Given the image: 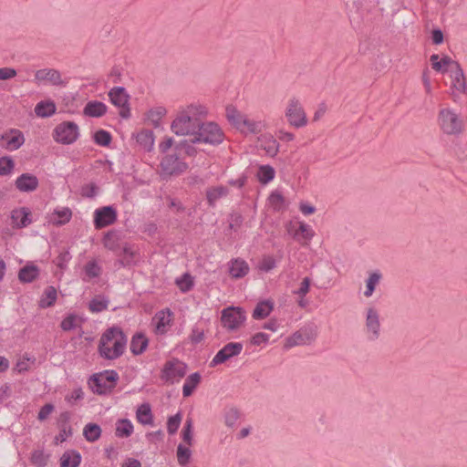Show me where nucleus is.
I'll use <instances>...</instances> for the list:
<instances>
[{"label":"nucleus","instance_id":"6ab92c4d","mask_svg":"<svg viewBox=\"0 0 467 467\" xmlns=\"http://www.w3.org/2000/svg\"><path fill=\"white\" fill-rule=\"evenodd\" d=\"M259 148L265 150V154L275 157L279 151V142L271 134H262L258 137Z\"/></svg>","mask_w":467,"mask_h":467},{"label":"nucleus","instance_id":"e2e57ef3","mask_svg":"<svg viewBox=\"0 0 467 467\" xmlns=\"http://www.w3.org/2000/svg\"><path fill=\"white\" fill-rule=\"evenodd\" d=\"M174 140L171 137H166L160 144L159 150L161 153L163 155L167 153H172L173 151H170L171 147L173 146Z\"/></svg>","mask_w":467,"mask_h":467},{"label":"nucleus","instance_id":"58836bf2","mask_svg":"<svg viewBox=\"0 0 467 467\" xmlns=\"http://www.w3.org/2000/svg\"><path fill=\"white\" fill-rule=\"evenodd\" d=\"M313 236V230L308 224L305 223H300L298 230H296L294 234V238H296L297 241L303 239L306 242L311 240Z\"/></svg>","mask_w":467,"mask_h":467},{"label":"nucleus","instance_id":"8fccbe9b","mask_svg":"<svg viewBox=\"0 0 467 467\" xmlns=\"http://www.w3.org/2000/svg\"><path fill=\"white\" fill-rule=\"evenodd\" d=\"M182 421V413L179 411L175 415L170 417L167 421V431L169 434L177 432Z\"/></svg>","mask_w":467,"mask_h":467},{"label":"nucleus","instance_id":"39448f33","mask_svg":"<svg viewBox=\"0 0 467 467\" xmlns=\"http://www.w3.org/2000/svg\"><path fill=\"white\" fill-rule=\"evenodd\" d=\"M117 380V372L115 370L105 371L94 374L88 379V386L94 393L102 395L108 393Z\"/></svg>","mask_w":467,"mask_h":467},{"label":"nucleus","instance_id":"bf43d9fd","mask_svg":"<svg viewBox=\"0 0 467 467\" xmlns=\"http://www.w3.org/2000/svg\"><path fill=\"white\" fill-rule=\"evenodd\" d=\"M98 190L99 188L95 183H88L81 187L80 194L86 198H93L97 195Z\"/></svg>","mask_w":467,"mask_h":467},{"label":"nucleus","instance_id":"9b49d317","mask_svg":"<svg viewBox=\"0 0 467 467\" xmlns=\"http://www.w3.org/2000/svg\"><path fill=\"white\" fill-rule=\"evenodd\" d=\"M243 350V344L240 342H230L226 344L217 354L213 357L210 363V367L213 368L217 365L223 364L230 358L238 356Z\"/></svg>","mask_w":467,"mask_h":467},{"label":"nucleus","instance_id":"a211bd4d","mask_svg":"<svg viewBox=\"0 0 467 467\" xmlns=\"http://www.w3.org/2000/svg\"><path fill=\"white\" fill-rule=\"evenodd\" d=\"M451 88L460 94L467 95V81L459 63H455V70L451 75Z\"/></svg>","mask_w":467,"mask_h":467},{"label":"nucleus","instance_id":"9d476101","mask_svg":"<svg viewBox=\"0 0 467 467\" xmlns=\"http://www.w3.org/2000/svg\"><path fill=\"white\" fill-rule=\"evenodd\" d=\"M78 137V127L74 122H63L57 125L54 130V139L62 144H71Z\"/></svg>","mask_w":467,"mask_h":467},{"label":"nucleus","instance_id":"c03bdc74","mask_svg":"<svg viewBox=\"0 0 467 467\" xmlns=\"http://www.w3.org/2000/svg\"><path fill=\"white\" fill-rule=\"evenodd\" d=\"M192 427L193 421L192 418H187L184 427L182 431V441L187 443L189 446L192 445Z\"/></svg>","mask_w":467,"mask_h":467},{"label":"nucleus","instance_id":"b1692460","mask_svg":"<svg viewBox=\"0 0 467 467\" xmlns=\"http://www.w3.org/2000/svg\"><path fill=\"white\" fill-rule=\"evenodd\" d=\"M249 272L248 264L240 258L233 259L230 262L229 273L234 278H242Z\"/></svg>","mask_w":467,"mask_h":467},{"label":"nucleus","instance_id":"0e129e2a","mask_svg":"<svg viewBox=\"0 0 467 467\" xmlns=\"http://www.w3.org/2000/svg\"><path fill=\"white\" fill-rule=\"evenodd\" d=\"M59 433L55 437V443H62L72 435V428H59Z\"/></svg>","mask_w":467,"mask_h":467},{"label":"nucleus","instance_id":"e433bc0d","mask_svg":"<svg viewBox=\"0 0 467 467\" xmlns=\"http://www.w3.org/2000/svg\"><path fill=\"white\" fill-rule=\"evenodd\" d=\"M264 127L265 125L261 121H254L246 117L244 121H243L240 131L243 133L258 134L263 130Z\"/></svg>","mask_w":467,"mask_h":467},{"label":"nucleus","instance_id":"c756f323","mask_svg":"<svg viewBox=\"0 0 467 467\" xmlns=\"http://www.w3.org/2000/svg\"><path fill=\"white\" fill-rule=\"evenodd\" d=\"M228 188L223 185L211 187L206 191V199L210 206H214L215 202L228 194Z\"/></svg>","mask_w":467,"mask_h":467},{"label":"nucleus","instance_id":"7c9ffc66","mask_svg":"<svg viewBox=\"0 0 467 467\" xmlns=\"http://www.w3.org/2000/svg\"><path fill=\"white\" fill-rule=\"evenodd\" d=\"M225 115L228 121L234 126L237 130H241L243 121L246 119V116L242 114L233 106H227L225 109Z\"/></svg>","mask_w":467,"mask_h":467},{"label":"nucleus","instance_id":"ea45409f","mask_svg":"<svg viewBox=\"0 0 467 467\" xmlns=\"http://www.w3.org/2000/svg\"><path fill=\"white\" fill-rule=\"evenodd\" d=\"M381 275L379 272L371 273L367 280L365 296L369 297L372 296L376 285L379 283Z\"/></svg>","mask_w":467,"mask_h":467},{"label":"nucleus","instance_id":"4c0bfd02","mask_svg":"<svg viewBox=\"0 0 467 467\" xmlns=\"http://www.w3.org/2000/svg\"><path fill=\"white\" fill-rule=\"evenodd\" d=\"M100 434L101 429L96 423H88L83 430V435L88 441H97L100 437Z\"/></svg>","mask_w":467,"mask_h":467},{"label":"nucleus","instance_id":"603ef678","mask_svg":"<svg viewBox=\"0 0 467 467\" xmlns=\"http://www.w3.org/2000/svg\"><path fill=\"white\" fill-rule=\"evenodd\" d=\"M276 266V262L274 256L265 255L258 265V269L262 272H270Z\"/></svg>","mask_w":467,"mask_h":467},{"label":"nucleus","instance_id":"69168bd1","mask_svg":"<svg viewBox=\"0 0 467 467\" xmlns=\"http://www.w3.org/2000/svg\"><path fill=\"white\" fill-rule=\"evenodd\" d=\"M55 410V407L51 403L45 404L40 410L38 411L37 419L39 420H45L50 415V413Z\"/></svg>","mask_w":467,"mask_h":467},{"label":"nucleus","instance_id":"4468645a","mask_svg":"<svg viewBox=\"0 0 467 467\" xmlns=\"http://www.w3.org/2000/svg\"><path fill=\"white\" fill-rule=\"evenodd\" d=\"M317 336L316 330L312 327L302 328L293 334L286 340L287 347H294L297 345H306L312 342Z\"/></svg>","mask_w":467,"mask_h":467},{"label":"nucleus","instance_id":"72a5a7b5","mask_svg":"<svg viewBox=\"0 0 467 467\" xmlns=\"http://www.w3.org/2000/svg\"><path fill=\"white\" fill-rule=\"evenodd\" d=\"M57 289L54 286L49 285L45 289L43 296H41V298L39 300L38 305L41 308L50 307V306H54V304L57 301Z\"/></svg>","mask_w":467,"mask_h":467},{"label":"nucleus","instance_id":"6e6d98bb","mask_svg":"<svg viewBox=\"0 0 467 467\" xmlns=\"http://www.w3.org/2000/svg\"><path fill=\"white\" fill-rule=\"evenodd\" d=\"M15 162L10 157L0 158V175L5 176L13 171Z\"/></svg>","mask_w":467,"mask_h":467},{"label":"nucleus","instance_id":"20e7f679","mask_svg":"<svg viewBox=\"0 0 467 467\" xmlns=\"http://www.w3.org/2000/svg\"><path fill=\"white\" fill-rule=\"evenodd\" d=\"M224 140V133L215 122L200 123L194 136L191 139L192 143H207L213 146L221 144Z\"/></svg>","mask_w":467,"mask_h":467},{"label":"nucleus","instance_id":"1a4fd4ad","mask_svg":"<svg viewBox=\"0 0 467 467\" xmlns=\"http://www.w3.org/2000/svg\"><path fill=\"white\" fill-rule=\"evenodd\" d=\"M245 320L242 307L229 306L222 311L221 322L227 330L237 329Z\"/></svg>","mask_w":467,"mask_h":467},{"label":"nucleus","instance_id":"5701e85b","mask_svg":"<svg viewBox=\"0 0 467 467\" xmlns=\"http://www.w3.org/2000/svg\"><path fill=\"white\" fill-rule=\"evenodd\" d=\"M40 270L37 265L27 264L18 272V279L21 283H32L39 276Z\"/></svg>","mask_w":467,"mask_h":467},{"label":"nucleus","instance_id":"0eeeda50","mask_svg":"<svg viewBox=\"0 0 467 467\" xmlns=\"http://www.w3.org/2000/svg\"><path fill=\"white\" fill-rule=\"evenodd\" d=\"M187 372V365L179 360L172 358L167 360L161 369V379L169 384L179 382Z\"/></svg>","mask_w":467,"mask_h":467},{"label":"nucleus","instance_id":"37998d69","mask_svg":"<svg viewBox=\"0 0 467 467\" xmlns=\"http://www.w3.org/2000/svg\"><path fill=\"white\" fill-rule=\"evenodd\" d=\"M84 272L88 279H92L98 277L100 275L101 268L96 261L92 260L86 264Z\"/></svg>","mask_w":467,"mask_h":467},{"label":"nucleus","instance_id":"680f3d73","mask_svg":"<svg viewBox=\"0 0 467 467\" xmlns=\"http://www.w3.org/2000/svg\"><path fill=\"white\" fill-rule=\"evenodd\" d=\"M61 328L64 331H69L75 328L76 327V316L69 315L65 317L60 324Z\"/></svg>","mask_w":467,"mask_h":467},{"label":"nucleus","instance_id":"473e14b6","mask_svg":"<svg viewBox=\"0 0 467 467\" xmlns=\"http://www.w3.org/2000/svg\"><path fill=\"white\" fill-rule=\"evenodd\" d=\"M201 379L202 377L199 372H194L188 376L182 387L183 397H190L193 393L197 386L200 384Z\"/></svg>","mask_w":467,"mask_h":467},{"label":"nucleus","instance_id":"2eb2a0df","mask_svg":"<svg viewBox=\"0 0 467 467\" xmlns=\"http://www.w3.org/2000/svg\"><path fill=\"white\" fill-rule=\"evenodd\" d=\"M31 211L27 207H20L11 212V222L13 228L22 229L32 223Z\"/></svg>","mask_w":467,"mask_h":467},{"label":"nucleus","instance_id":"49530a36","mask_svg":"<svg viewBox=\"0 0 467 467\" xmlns=\"http://www.w3.org/2000/svg\"><path fill=\"white\" fill-rule=\"evenodd\" d=\"M275 177V171L274 169L269 166H261L258 171V178L259 181L263 183H267L270 181H272Z\"/></svg>","mask_w":467,"mask_h":467},{"label":"nucleus","instance_id":"f3484780","mask_svg":"<svg viewBox=\"0 0 467 467\" xmlns=\"http://www.w3.org/2000/svg\"><path fill=\"white\" fill-rule=\"evenodd\" d=\"M36 81H47L54 86H65L66 82L62 80L61 74L54 68L39 69L35 74Z\"/></svg>","mask_w":467,"mask_h":467},{"label":"nucleus","instance_id":"c85d7f7f","mask_svg":"<svg viewBox=\"0 0 467 467\" xmlns=\"http://www.w3.org/2000/svg\"><path fill=\"white\" fill-rule=\"evenodd\" d=\"M81 462V455L75 450L65 451L60 457V467H78Z\"/></svg>","mask_w":467,"mask_h":467},{"label":"nucleus","instance_id":"774afa93","mask_svg":"<svg viewBox=\"0 0 467 467\" xmlns=\"http://www.w3.org/2000/svg\"><path fill=\"white\" fill-rule=\"evenodd\" d=\"M310 282L311 280L309 277H305L296 294L301 297H304L309 292Z\"/></svg>","mask_w":467,"mask_h":467},{"label":"nucleus","instance_id":"5fc2aeb1","mask_svg":"<svg viewBox=\"0 0 467 467\" xmlns=\"http://www.w3.org/2000/svg\"><path fill=\"white\" fill-rule=\"evenodd\" d=\"M176 284L183 293L190 291L193 286L192 279L189 274H184L180 279H177Z\"/></svg>","mask_w":467,"mask_h":467},{"label":"nucleus","instance_id":"4be33fe9","mask_svg":"<svg viewBox=\"0 0 467 467\" xmlns=\"http://www.w3.org/2000/svg\"><path fill=\"white\" fill-rule=\"evenodd\" d=\"M130 95L124 88L119 87V117L128 119L130 118Z\"/></svg>","mask_w":467,"mask_h":467},{"label":"nucleus","instance_id":"412c9836","mask_svg":"<svg viewBox=\"0 0 467 467\" xmlns=\"http://www.w3.org/2000/svg\"><path fill=\"white\" fill-rule=\"evenodd\" d=\"M171 316L172 314L169 309L159 311L155 315L153 320L156 322V332L158 334L162 335L167 332V328L172 321Z\"/></svg>","mask_w":467,"mask_h":467},{"label":"nucleus","instance_id":"13d9d810","mask_svg":"<svg viewBox=\"0 0 467 467\" xmlns=\"http://www.w3.org/2000/svg\"><path fill=\"white\" fill-rule=\"evenodd\" d=\"M269 202L275 210H281L285 205V198L280 192H273L269 196Z\"/></svg>","mask_w":467,"mask_h":467},{"label":"nucleus","instance_id":"6e6552de","mask_svg":"<svg viewBox=\"0 0 467 467\" xmlns=\"http://www.w3.org/2000/svg\"><path fill=\"white\" fill-rule=\"evenodd\" d=\"M117 327L113 326L107 329L101 336L99 344V352L101 357L107 359H114L117 358Z\"/></svg>","mask_w":467,"mask_h":467},{"label":"nucleus","instance_id":"052dcab7","mask_svg":"<svg viewBox=\"0 0 467 467\" xmlns=\"http://www.w3.org/2000/svg\"><path fill=\"white\" fill-rule=\"evenodd\" d=\"M71 259V255L68 251L61 252L57 257L56 258V265L60 269H65L67 267V264Z\"/></svg>","mask_w":467,"mask_h":467},{"label":"nucleus","instance_id":"ddd939ff","mask_svg":"<svg viewBox=\"0 0 467 467\" xmlns=\"http://www.w3.org/2000/svg\"><path fill=\"white\" fill-rule=\"evenodd\" d=\"M380 322L378 311L369 307L367 310L366 331L370 340H376L379 337Z\"/></svg>","mask_w":467,"mask_h":467},{"label":"nucleus","instance_id":"aec40b11","mask_svg":"<svg viewBox=\"0 0 467 467\" xmlns=\"http://www.w3.org/2000/svg\"><path fill=\"white\" fill-rule=\"evenodd\" d=\"M16 187L23 192H30L38 187V179L31 173H23L16 180Z\"/></svg>","mask_w":467,"mask_h":467},{"label":"nucleus","instance_id":"7ed1b4c3","mask_svg":"<svg viewBox=\"0 0 467 467\" xmlns=\"http://www.w3.org/2000/svg\"><path fill=\"white\" fill-rule=\"evenodd\" d=\"M437 122L441 130L450 136H459L464 130V122L452 109L443 108L438 112Z\"/></svg>","mask_w":467,"mask_h":467},{"label":"nucleus","instance_id":"338daca9","mask_svg":"<svg viewBox=\"0 0 467 467\" xmlns=\"http://www.w3.org/2000/svg\"><path fill=\"white\" fill-rule=\"evenodd\" d=\"M269 340V335L258 332L254 334L251 339V343L254 346H260L262 343H266Z\"/></svg>","mask_w":467,"mask_h":467},{"label":"nucleus","instance_id":"cd10ccee","mask_svg":"<svg viewBox=\"0 0 467 467\" xmlns=\"http://www.w3.org/2000/svg\"><path fill=\"white\" fill-rule=\"evenodd\" d=\"M136 141L145 150L150 151L154 144V133L150 130H141L135 135Z\"/></svg>","mask_w":467,"mask_h":467},{"label":"nucleus","instance_id":"f8f14e48","mask_svg":"<svg viewBox=\"0 0 467 467\" xmlns=\"http://www.w3.org/2000/svg\"><path fill=\"white\" fill-rule=\"evenodd\" d=\"M117 219V212L112 206H104L94 212V226L102 229L112 224Z\"/></svg>","mask_w":467,"mask_h":467},{"label":"nucleus","instance_id":"a18cd8bd","mask_svg":"<svg viewBox=\"0 0 467 467\" xmlns=\"http://www.w3.org/2000/svg\"><path fill=\"white\" fill-rule=\"evenodd\" d=\"M192 451L189 447L179 444L177 447V459L181 465H186L191 459Z\"/></svg>","mask_w":467,"mask_h":467},{"label":"nucleus","instance_id":"09e8293b","mask_svg":"<svg viewBox=\"0 0 467 467\" xmlns=\"http://www.w3.org/2000/svg\"><path fill=\"white\" fill-rule=\"evenodd\" d=\"M104 246L111 251H115L117 249V231L110 230L105 234L103 238Z\"/></svg>","mask_w":467,"mask_h":467},{"label":"nucleus","instance_id":"4d7b16f0","mask_svg":"<svg viewBox=\"0 0 467 467\" xmlns=\"http://www.w3.org/2000/svg\"><path fill=\"white\" fill-rule=\"evenodd\" d=\"M133 432V425L129 420H119V436L130 437Z\"/></svg>","mask_w":467,"mask_h":467},{"label":"nucleus","instance_id":"79ce46f5","mask_svg":"<svg viewBox=\"0 0 467 467\" xmlns=\"http://www.w3.org/2000/svg\"><path fill=\"white\" fill-rule=\"evenodd\" d=\"M119 262L123 265H129L134 261L135 251L131 246H124L121 254H119Z\"/></svg>","mask_w":467,"mask_h":467},{"label":"nucleus","instance_id":"423d86ee","mask_svg":"<svg viewBox=\"0 0 467 467\" xmlns=\"http://www.w3.org/2000/svg\"><path fill=\"white\" fill-rule=\"evenodd\" d=\"M285 116L290 126L300 129L307 125V117L300 101L292 98L288 100Z\"/></svg>","mask_w":467,"mask_h":467},{"label":"nucleus","instance_id":"f704fd0d","mask_svg":"<svg viewBox=\"0 0 467 467\" xmlns=\"http://www.w3.org/2000/svg\"><path fill=\"white\" fill-rule=\"evenodd\" d=\"M56 104L53 101H40L35 108L36 116L41 118L51 117L56 112Z\"/></svg>","mask_w":467,"mask_h":467},{"label":"nucleus","instance_id":"f03ea898","mask_svg":"<svg viewBox=\"0 0 467 467\" xmlns=\"http://www.w3.org/2000/svg\"><path fill=\"white\" fill-rule=\"evenodd\" d=\"M188 163L185 162L177 152L167 153L160 161L158 174L163 181L172 177L181 176L188 170Z\"/></svg>","mask_w":467,"mask_h":467},{"label":"nucleus","instance_id":"3c124183","mask_svg":"<svg viewBox=\"0 0 467 467\" xmlns=\"http://www.w3.org/2000/svg\"><path fill=\"white\" fill-rule=\"evenodd\" d=\"M94 141L99 146H108L111 141V135L109 131L99 130L94 134Z\"/></svg>","mask_w":467,"mask_h":467},{"label":"nucleus","instance_id":"864d4df0","mask_svg":"<svg viewBox=\"0 0 467 467\" xmlns=\"http://www.w3.org/2000/svg\"><path fill=\"white\" fill-rule=\"evenodd\" d=\"M108 303L104 297H95L89 302V310L94 313L101 312L108 307Z\"/></svg>","mask_w":467,"mask_h":467},{"label":"nucleus","instance_id":"c9c22d12","mask_svg":"<svg viewBox=\"0 0 467 467\" xmlns=\"http://www.w3.org/2000/svg\"><path fill=\"white\" fill-rule=\"evenodd\" d=\"M273 310V304L269 301L259 302L253 312L254 319H263L268 317Z\"/></svg>","mask_w":467,"mask_h":467},{"label":"nucleus","instance_id":"bb28decb","mask_svg":"<svg viewBox=\"0 0 467 467\" xmlns=\"http://www.w3.org/2000/svg\"><path fill=\"white\" fill-rule=\"evenodd\" d=\"M106 105L97 100L88 102L83 109L84 115L92 118H99L103 116L106 113Z\"/></svg>","mask_w":467,"mask_h":467},{"label":"nucleus","instance_id":"a19ab883","mask_svg":"<svg viewBox=\"0 0 467 467\" xmlns=\"http://www.w3.org/2000/svg\"><path fill=\"white\" fill-rule=\"evenodd\" d=\"M167 113V110L163 107H156L151 109L148 113V119L152 122L155 127H158L161 119Z\"/></svg>","mask_w":467,"mask_h":467},{"label":"nucleus","instance_id":"a878e982","mask_svg":"<svg viewBox=\"0 0 467 467\" xmlns=\"http://www.w3.org/2000/svg\"><path fill=\"white\" fill-rule=\"evenodd\" d=\"M148 344L149 340L147 337L142 333H137L131 338L130 348L132 354L137 356L145 351Z\"/></svg>","mask_w":467,"mask_h":467},{"label":"nucleus","instance_id":"393cba45","mask_svg":"<svg viewBox=\"0 0 467 467\" xmlns=\"http://www.w3.org/2000/svg\"><path fill=\"white\" fill-rule=\"evenodd\" d=\"M72 212L69 208L56 209L49 218V223L54 225H64L71 220Z\"/></svg>","mask_w":467,"mask_h":467},{"label":"nucleus","instance_id":"de8ad7c7","mask_svg":"<svg viewBox=\"0 0 467 467\" xmlns=\"http://www.w3.org/2000/svg\"><path fill=\"white\" fill-rule=\"evenodd\" d=\"M48 456L42 450H36L31 454V462L36 467H45L47 463Z\"/></svg>","mask_w":467,"mask_h":467},{"label":"nucleus","instance_id":"dca6fc26","mask_svg":"<svg viewBox=\"0 0 467 467\" xmlns=\"http://www.w3.org/2000/svg\"><path fill=\"white\" fill-rule=\"evenodd\" d=\"M24 142L23 133L16 130H12L9 133H5L1 137V146L8 150L19 149Z\"/></svg>","mask_w":467,"mask_h":467},{"label":"nucleus","instance_id":"2f4dec72","mask_svg":"<svg viewBox=\"0 0 467 467\" xmlns=\"http://www.w3.org/2000/svg\"><path fill=\"white\" fill-rule=\"evenodd\" d=\"M136 418L138 421L143 425L153 424V415L149 403H143L137 409Z\"/></svg>","mask_w":467,"mask_h":467},{"label":"nucleus","instance_id":"f257e3e1","mask_svg":"<svg viewBox=\"0 0 467 467\" xmlns=\"http://www.w3.org/2000/svg\"><path fill=\"white\" fill-rule=\"evenodd\" d=\"M207 115V109L201 104H191L178 110L176 118L171 124V130L178 136H194L202 119Z\"/></svg>","mask_w":467,"mask_h":467}]
</instances>
